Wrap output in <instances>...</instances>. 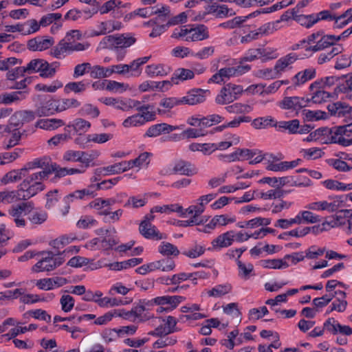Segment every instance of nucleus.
I'll return each instance as SVG.
<instances>
[{"instance_id":"nucleus-1","label":"nucleus","mask_w":352,"mask_h":352,"mask_svg":"<svg viewBox=\"0 0 352 352\" xmlns=\"http://www.w3.org/2000/svg\"><path fill=\"white\" fill-rule=\"evenodd\" d=\"M50 175V170L39 171L28 175L19 186V192H22L21 199H29L45 188L43 181Z\"/></svg>"},{"instance_id":"nucleus-2","label":"nucleus","mask_w":352,"mask_h":352,"mask_svg":"<svg viewBox=\"0 0 352 352\" xmlns=\"http://www.w3.org/2000/svg\"><path fill=\"white\" fill-rule=\"evenodd\" d=\"M344 125L330 129L329 141L325 143H335L343 146L352 145V116L349 120H344Z\"/></svg>"},{"instance_id":"nucleus-3","label":"nucleus","mask_w":352,"mask_h":352,"mask_svg":"<svg viewBox=\"0 0 352 352\" xmlns=\"http://www.w3.org/2000/svg\"><path fill=\"white\" fill-rule=\"evenodd\" d=\"M243 92V87L233 83L226 84L215 98L218 104L224 105L233 102L239 98Z\"/></svg>"},{"instance_id":"nucleus-4","label":"nucleus","mask_w":352,"mask_h":352,"mask_svg":"<svg viewBox=\"0 0 352 352\" xmlns=\"http://www.w3.org/2000/svg\"><path fill=\"white\" fill-rule=\"evenodd\" d=\"M38 254L42 255V258L32 267V270L34 272L52 271L64 262L63 258L54 257L52 252L43 251Z\"/></svg>"},{"instance_id":"nucleus-5","label":"nucleus","mask_w":352,"mask_h":352,"mask_svg":"<svg viewBox=\"0 0 352 352\" xmlns=\"http://www.w3.org/2000/svg\"><path fill=\"white\" fill-rule=\"evenodd\" d=\"M34 208V204L32 201L22 202L12 206L8 210V214L12 217L16 227L24 228L26 226V221L23 216L30 214Z\"/></svg>"},{"instance_id":"nucleus-6","label":"nucleus","mask_w":352,"mask_h":352,"mask_svg":"<svg viewBox=\"0 0 352 352\" xmlns=\"http://www.w3.org/2000/svg\"><path fill=\"white\" fill-rule=\"evenodd\" d=\"M329 228L344 226L347 234L352 233V210H340L327 220Z\"/></svg>"},{"instance_id":"nucleus-7","label":"nucleus","mask_w":352,"mask_h":352,"mask_svg":"<svg viewBox=\"0 0 352 352\" xmlns=\"http://www.w3.org/2000/svg\"><path fill=\"white\" fill-rule=\"evenodd\" d=\"M96 193L94 192L93 187L91 185H89L87 188L81 190H77L74 192L69 193L63 198L64 206L63 208H60V210L63 215H66L70 208V203L75 200H85L87 199L93 198L96 196Z\"/></svg>"},{"instance_id":"nucleus-8","label":"nucleus","mask_w":352,"mask_h":352,"mask_svg":"<svg viewBox=\"0 0 352 352\" xmlns=\"http://www.w3.org/2000/svg\"><path fill=\"white\" fill-rule=\"evenodd\" d=\"M136 38L129 34H114L105 36L102 43L109 47L116 49L126 48L134 44Z\"/></svg>"},{"instance_id":"nucleus-9","label":"nucleus","mask_w":352,"mask_h":352,"mask_svg":"<svg viewBox=\"0 0 352 352\" xmlns=\"http://www.w3.org/2000/svg\"><path fill=\"white\" fill-rule=\"evenodd\" d=\"M265 155L263 154L262 151L256 149L250 150L248 148H238L235 151V152L230 154L228 157L230 160H239L241 158L242 160L251 159L250 164H256L262 162V160L265 158Z\"/></svg>"},{"instance_id":"nucleus-10","label":"nucleus","mask_w":352,"mask_h":352,"mask_svg":"<svg viewBox=\"0 0 352 352\" xmlns=\"http://www.w3.org/2000/svg\"><path fill=\"white\" fill-rule=\"evenodd\" d=\"M140 233L147 239L160 241L167 239V235L160 232L157 228L148 221H142L139 226Z\"/></svg>"},{"instance_id":"nucleus-11","label":"nucleus","mask_w":352,"mask_h":352,"mask_svg":"<svg viewBox=\"0 0 352 352\" xmlns=\"http://www.w3.org/2000/svg\"><path fill=\"white\" fill-rule=\"evenodd\" d=\"M300 58V56L295 52H290L280 58L274 65L276 72L280 76L284 72L291 69L292 65Z\"/></svg>"},{"instance_id":"nucleus-12","label":"nucleus","mask_w":352,"mask_h":352,"mask_svg":"<svg viewBox=\"0 0 352 352\" xmlns=\"http://www.w3.org/2000/svg\"><path fill=\"white\" fill-rule=\"evenodd\" d=\"M155 119V111H146L144 114H135L126 118L122 125L126 127L137 126L144 124L146 122L153 121Z\"/></svg>"},{"instance_id":"nucleus-13","label":"nucleus","mask_w":352,"mask_h":352,"mask_svg":"<svg viewBox=\"0 0 352 352\" xmlns=\"http://www.w3.org/2000/svg\"><path fill=\"white\" fill-rule=\"evenodd\" d=\"M316 76V69L313 67H309L296 73L292 78V86L298 87L303 85L308 81L315 78Z\"/></svg>"},{"instance_id":"nucleus-14","label":"nucleus","mask_w":352,"mask_h":352,"mask_svg":"<svg viewBox=\"0 0 352 352\" xmlns=\"http://www.w3.org/2000/svg\"><path fill=\"white\" fill-rule=\"evenodd\" d=\"M179 129V126H173L167 123L156 124L149 126L144 136L148 138H156L162 134H168L170 132Z\"/></svg>"},{"instance_id":"nucleus-15","label":"nucleus","mask_w":352,"mask_h":352,"mask_svg":"<svg viewBox=\"0 0 352 352\" xmlns=\"http://www.w3.org/2000/svg\"><path fill=\"white\" fill-rule=\"evenodd\" d=\"M309 99L300 97H285L279 103L278 106L283 109L297 110L307 106Z\"/></svg>"},{"instance_id":"nucleus-16","label":"nucleus","mask_w":352,"mask_h":352,"mask_svg":"<svg viewBox=\"0 0 352 352\" xmlns=\"http://www.w3.org/2000/svg\"><path fill=\"white\" fill-rule=\"evenodd\" d=\"M204 91L201 89H195L189 91L186 96L180 98L182 104L195 105L206 100Z\"/></svg>"},{"instance_id":"nucleus-17","label":"nucleus","mask_w":352,"mask_h":352,"mask_svg":"<svg viewBox=\"0 0 352 352\" xmlns=\"http://www.w3.org/2000/svg\"><path fill=\"white\" fill-rule=\"evenodd\" d=\"M336 43V36L331 35V34H327L325 35L324 33L322 34V36H320V38L317 41L316 44L314 45H310V46H306L305 47V51L307 52H316L318 51H321L324 50L325 48H327L329 46L334 45Z\"/></svg>"},{"instance_id":"nucleus-18","label":"nucleus","mask_w":352,"mask_h":352,"mask_svg":"<svg viewBox=\"0 0 352 352\" xmlns=\"http://www.w3.org/2000/svg\"><path fill=\"white\" fill-rule=\"evenodd\" d=\"M55 113L58 112L56 99L54 98L41 104L35 111L36 116L38 117L49 116L54 115Z\"/></svg>"},{"instance_id":"nucleus-19","label":"nucleus","mask_w":352,"mask_h":352,"mask_svg":"<svg viewBox=\"0 0 352 352\" xmlns=\"http://www.w3.org/2000/svg\"><path fill=\"white\" fill-rule=\"evenodd\" d=\"M235 233L233 230L228 231L218 236L212 241L214 249H221L230 246L234 241Z\"/></svg>"},{"instance_id":"nucleus-20","label":"nucleus","mask_w":352,"mask_h":352,"mask_svg":"<svg viewBox=\"0 0 352 352\" xmlns=\"http://www.w3.org/2000/svg\"><path fill=\"white\" fill-rule=\"evenodd\" d=\"M208 28L204 25H198L195 28L189 29L188 42L199 41L209 38Z\"/></svg>"},{"instance_id":"nucleus-21","label":"nucleus","mask_w":352,"mask_h":352,"mask_svg":"<svg viewBox=\"0 0 352 352\" xmlns=\"http://www.w3.org/2000/svg\"><path fill=\"white\" fill-rule=\"evenodd\" d=\"M51 159L48 157L34 159L33 161L27 163L24 167L28 170H32L36 168H42V171L50 170V174L55 170L54 167L51 166Z\"/></svg>"},{"instance_id":"nucleus-22","label":"nucleus","mask_w":352,"mask_h":352,"mask_svg":"<svg viewBox=\"0 0 352 352\" xmlns=\"http://www.w3.org/2000/svg\"><path fill=\"white\" fill-rule=\"evenodd\" d=\"M54 44L53 38H43L36 37L30 39L28 42V47L32 51H43L52 46Z\"/></svg>"},{"instance_id":"nucleus-23","label":"nucleus","mask_w":352,"mask_h":352,"mask_svg":"<svg viewBox=\"0 0 352 352\" xmlns=\"http://www.w3.org/2000/svg\"><path fill=\"white\" fill-rule=\"evenodd\" d=\"M173 171L174 173L187 176H191L197 173V170L194 165L189 162L182 160L175 162Z\"/></svg>"},{"instance_id":"nucleus-24","label":"nucleus","mask_w":352,"mask_h":352,"mask_svg":"<svg viewBox=\"0 0 352 352\" xmlns=\"http://www.w3.org/2000/svg\"><path fill=\"white\" fill-rule=\"evenodd\" d=\"M26 94V91H21L2 93L0 94V104L9 105L12 103L18 102L25 99Z\"/></svg>"},{"instance_id":"nucleus-25","label":"nucleus","mask_w":352,"mask_h":352,"mask_svg":"<svg viewBox=\"0 0 352 352\" xmlns=\"http://www.w3.org/2000/svg\"><path fill=\"white\" fill-rule=\"evenodd\" d=\"M328 110L331 115L339 118L344 117V120H349L352 116V109L347 106H343L340 102H336L328 106Z\"/></svg>"},{"instance_id":"nucleus-26","label":"nucleus","mask_w":352,"mask_h":352,"mask_svg":"<svg viewBox=\"0 0 352 352\" xmlns=\"http://www.w3.org/2000/svg\"><path fill=\"white\" fill-rule=\"evenodd\" d=\"M65 125V122L61 119L50 118L38 120L35 126L44 130L52 131Z\"/></svg>"},{"instance_id":"nucleus-27","label":"nucleus","mask_w":352,"mask_h":352,"mask_svg":"<svg viewBox=\"0 0 352 352\" xmlns=\"http://www.w3.org/2000/svg\"><path fill=\"white\" fill-rule=\"evenodd\" d=\"M171 69L167 65L162 64H152L147 65L145 72L151 77L165 76L170 74Z\"/></svg>"},{"instance_id":"nucleus-28","label":"nucleus","mask_w":352,"mask_h":352,"mask_svg":"<svg viewBox=\"0 0 352 352\" xmlns=\"http://www.w3.org/2000/svg\"><path fill=\"white\" fill-rule=\"evenodd\" d=\"M151 306H152V301L145 302L144 300L140 302L139 305L133 307L130 311L125 312L124 311H121V313L123 314L122 317L124 318H129L131 315L136 318H140L142 317L145 311L150 309Z\"/></svg>"},{"instance_id":"nucleus-29","label":"nucleus","mask_w":352,"mask_h":352,"mask_svg":"<svg viewBox=\"0 0 352 352\" xmlns=\"http://www.w3.org/2000/svg\"><path fill=\"white\" fill-rule=\"evenodd\" d=\"M250 66L239 65L236 67H225L219 69V72L223 78H229L231 76H239L246 73L250 69Z\"/></svg>"},{"instance_id":"nucleus-30","label":"nucleus","mask_w":352,"mask_h":352,"mask_svg":"<svg viewBox=\"0 0 352 352\" xmlns=\"http://www.w3.org/2000/svg\"><path fill=\"white\" fill-rule=\"evenodd\" d=\"M279 189L285 185H290L292 186H309L311 185V180L306 179L305 182H300L296 179L295 176L289 175L285 177H278Z\"/></svg>"},{"instance_id":"nucleus-31","label":"nucleus","mask_w":352,"mask_h":352,"mask_svg":"<svg viewBox=\"0 0 352 352\" xmlns=\"http://www.w3.org/2000/svg\"><path fill=\"white\" fill-rule=\"evenodd\" d=\"M232 287L231 284L226 283L224 284L217 285L211 289L206 292L209 297L221 298L232 292Z\"/></svg>"},{"instance_id":"nucleus-32","label":"nucleus","mask_w":352,"mask_h":352,"mask_svg":"<svg viewBox=\"0 0 352 352\" xmlns=\"http://www.w3.org/2000/svg\"><path fill=\"white\" fill-rule=\"evenodd\" d=\"M68 39H62L59 43L50 50V54L58 59L65 58L66 54H69Z\"/></svg>"},{"instance_id":"nucleus-33","label":"nucleus","mask_w":352,"mask_h":352,"mask_svg":"<svg viewBox=\"0 0 352 352\" xmlns=\"http://www.w3.org/2000/svg\"><path fill=\"white\" fill-rule=\"evenodd\" d=\"M276 128L279 131H287L290 134H296L298 131V129L300 128V122L297 119L277 122Z\"/></svg>"},{"instance_id":"nucleus-34","label":"nucleus","mask_w":352,"mask_h":352,"mask_svg":"<svg viewBox=\"0 0 352 352\" xmlns=\"http://www.w3.org/2000/svg\"><path fill=\"white\" fill-rule=\"evenodd\" d=\"M195 76L194 72L184 68H179L175 71L171 78V80L174 84H178L179 80H186L193 78Z\"/></svg>"},{"instance_id":"nucleus-35","label":"nucleus","mask_w":352,"mask_h":352,"mask_svg":"<svg viewBox=\"0 0 352 352\" xmlns=\"http://www.w3.org/2000/svg\"><path fill=\"white\" fill-rule=\"evenodd\" d=\"M276 121L272 116L261 117L254 119L252 125L256 129H265L269 126L276 128Z\"/></svg>"},{"instance_id":"nucleus-36","label":"nucleus","mask_w":352,"mask_h":352,"mask_svg":"<svg viewBox=\"0 0 352 352\" xmlns=\"http://www.w3.org/2000/svg\"><path fill=\"white\" fill-rule=\"evenodd\" d=\"M343 51V47L340 45L333 46L329 52L321 53L318 58L317 63L319 65L324 64L331 60Z\"/></svg>"},{"instance_id":"nucleus-37","label":"nucleus","mask_w":352,"mask_h":352,"mask_svg":"<svg viewBox=\"0 0 352 352\" xmlns=\"http://www.w3.org/2000/svg\"><path fill=\"white\" fill-rule=\"evenodd\" d=\"M26 168H21L19 170H14L7 173L1 179V182L4 184H7L11 182H17L23 177L25 176Z\"/></svg>"},{"instance_id":"nucleus-38","label":"nucleus","mask_w":352,"mask_h":352,"mask_svg":"<svg viewBox=\"0 0 352 352\" xmlns=\"http://www.w3.org/2000/svg\"><path fill=\"white\" fill-rule=\"evenodd\" d=\"M158 252L168 258L170 256H177L179 254V250L175 245L165 241L162 242L158 246Z\"/></svg>"},{"instance_id":"nucleus-39","label":"nucleus","mask_w":352,"mask_h":352,"mask_svg":"<svg viewBox=\"0 0 352 352\" xmlns=\"http://www.w3.org/2000/svg\"><path fill=\"white\" fill-rule=\"evenodd\" d=\"M58 106V112H62L70 108H77L81 104L77 99L75 98H63L56 100Z\"/></svg>"},{"instance_id":"nucleus-40","label":"nucleus","mask_w":352,"mask_h":352,"mask_svg":"<svg viewBox=\"0 0 352 352\" xmlns=\"http://www.w3.org/2000/svg\"><path fill=\"white\" fill-rule=\"evenodd\" d=\"M38 326L36 324H30L28 327H19L10 329V331L4 335H2L0 338H6L7 340L15 338L20 333H24L28 331H34L37 329Z\"/></svg>"},{"instance_id":"nucleus-41","label":"nucleus","mask_w":352,"mask_h":352,"mask_svg":"<svg viewBox=\"0 0 352 352\" xmlns=\"http://www.w3.org/2000/svg\"><path fill=\"white\" fill-rule=\"evenodd\" d=\"M23 126V122L21 121V116L19 114V111H16L12 116L10 118L8 124L3 127L0 126V129L3 128V131L6 133H10L12 131V129H19Z\"/></svg>"},{"instance_id":"nucleus-42","label":"nucleus","mask_w":352,"mask_h":352,"mask_svg":"<svg viewBox=\"0 0 352 352\" xmlns=\"http://www.w3.org/2000/svg\"><path fill=\"white\" fill-rule=\"evenodd\" d=\"M143 262L142 258H133L122 262H116L111 265V268L113 270H121L131 267L136 266Z\"/></svg>"},{"instance_id":"nucleus-43","label":"nucleus","mask_w":352,"mask_h":352,"mask_svg":"<svg viewBox=\"0 0 352 352\" xmlns=\"http://www.w3.org/2000/svg\"><path fill=\"white\" fill-rule=\"evenodd\" d=\"M91 123L82 118H76L75 119L72 124H69L68 126L72 127L74 130L78 133L79 135L82 133H85L87 132L91 128Z\"/></svg>"},{"instance_id":"nucleus-44","label":"nucleus","mask_w":352,"mask_h":352,"mask_svg":"<svg viewBox=\"0 0 352 352\" xmlns=\"http://www.w3.org/2000/svg\"><path fill=\"white\" fill-rule=\"evenodd\" d=\"M214 143H192L189 145L191 151H200L204 155H210L214 152Z\"/></svg>"},{"instance_id":"nucleus-45","label":"nucleus","mask_w":352,"mask_h":352,"mask_svg":"<svg viewBox=\"0 0 352 352\" xmlns=\"http://www.w3.org/2000/svg\"><path fill=\"white\" fill-rule=\"evenodd\" d=\"M225 109L228 113L234 114L248 113L252 109L250 105L240 102H236L231 105H228L226 107Z\"/></svg>"},{"instance_id":"nucleus-46","label":"nucleus","mask_w":352,"mask_h":352,"mask_svg":"<svg viewBox=\"0 0 352 352\" xmlns=\"http://www.w3.org/2000/svg\"><path fill=\"white\" fill-rule=\"evenodd\" d=\"M256 88L262 89L261 94H274L276 91H278L280 87H279V83L276 80V81H274V82L271 83L268 86H266L265 85H263V84L251 85L247 89V91H254V90Z\"/></svg>"},{"instance_id":"nucleus-47","label":"nucleus","mask_w":352,"mask_h":352,"mask_svg":"<svg viewBox=\"0 0 352 352\" xmlns=\"http://www.w3.org/2000/svg\"><path fill=\"white\" fill-rule=\"evenodd\" d=\"M90 85L89 80H81L78 82H71L66 85L65 89L76 94L84 92Z\"/></svg>"},{"instance_id":"nucleus-48","label":"nucleus","mask_w":352,"mask_h":352,"mask_svg":"<svg viewBox=\"0 0 352 352\" xmlns=\"http://www.w3.org/2000/svg\"><path fill=\"white\" fill-rule=\"evenodd\" d=\"M117 316H123V314L121 313V310H113L107 312L104 315L97 318L94 323L97 325H104L110 322L113 317Z\"/></svg>"},{"instance_id":"nucleus-49","label":"nucleus","mask_w":352,"mask_h":352,"mask_svg":"<svg viewBox=\"0 0 352 352\" xmlns=\"http://www.w3.org/2000/svg\"><path fill=\"white\" fill-rule=\"evenodd\" d=\"M183 210V208L178 204H170L164 206H156L151 209V212H161V213H168L170 212H181Z\"/></svg>"},{"instance_id":"nucleus-50","label":"nucleus","mask_w":352,"mask_h":352,"mask_svg":"<svg viewBox=\"0 0 352 352\" xmlns=\"http://www.w3.org/2000/svg\"><path fill=\"white\" fill-rule=\"evenodd\" d=\"M262 265L270 269H283L289 267L288 263L283 259H267L261 261Z\"/></svg>"},{"instance_id":"nucleus-51","label":"nucleus","mask_w":352,"mask_h":352,"mask_svg":"<svg viewBox=\"0 0 352 352\" xmlns=\"http://www.w3.org/2000/svg\"><path fill=\"white\" fill-rule=\"evenodd\" d=\"M99 153L96 151H92L90 153L81 151L80 162L84 165L85 169L89 166H94V164H91V162L98 157Z\"/></svg>"},{"instance_id":"nucleus-52","label":"nucleus","mask_w":352,"mask_h":352,"mask_svg":"<svg viewBox=\"0 0 352 352\" xmlns=\"http://www.w3.org/2000/svg\"><path fill=\"white\" fill-rule=\"evenodd\" d=\"M329 132H331L329 128H320L315 131L310 133L309 135L305 139H304V140L307 142H311L314 140H319L322 136H327V140L329 141Z\"/></svg>"},{"instance_id":"nucleus-53","label":"nucleus","mask_w":352,"mask_h":352,"mask_svg":"<svg viewBox=\"0 0 352 352\" xmlns=\"http://www.w3.org/2000/svg\"><path fill=\"white\" fill-rule=\"evenodd\" d=\"M138 103L136 100L133 99H125V100H117L115 108L124 111H129L137 107Z\"/></svg>"},{"instance_id":"nucleus-54","label":"nucleus","mask_w":352,"mask_h":352,"mask_svg":"<svg viewBox=\"0 0 352 352\" xmlns=\"http://www.w3.org/2000/svg\"><path fill=\"white\" fill-rule=\"evenodd\" d=\"M10 133H12V135L10 139L8 142H3V148L7 150L17 145L21 138V133L18 129H12Z\"/></svg>"},{"instance_id":"nucleus-55","label":"nucleus","mask_w":352,"mask_h":352,"mask_svg":"<svg viewBox=\"0 0 352 352\" xmlns=\"http://www.w3.org/2000/svg\"><path fill=\"white\" fill-rule=\"evenodd\" d=\"M120 177L113 178L108 180H104L100 183L91 184L93 187L94 192L96 193L99 190H107L111 188L113 186L116 185L119 181Z\"/></svg>"},{"instance_id":"nucleus-56","label":"nucleus","mask_w":352,"mask_h":352,"mask_svg":"<svg viewBox=\"0 0 352 352\" xmlns=\"http://www.w3.org/2000/svg\"><path fill=\"white\" fill-rule=\"evenodd\" d=\"M79 113L81 116H89L91 118H98L100 114V111L98 107L92 105L91 104H84L79 110Z\"/></svg>"},{"instance_id":"nucleus-57","label":"nucleus","mask_w":352,"mask_h":352,"mask_svg":"<svg viewBox=\"0 0 352 352\" xmlns=\"http://www.w3.org/2000/svg\"><path fill=\"white\" fill-rule=\"evenodd\" d=\"M312 94L311 98L309 100V102L311 101L316 104L324 102L331 97V94L324 90H316Z\"/></svg>"},{"instance_id":"nucleus-58","label":"nucleus","mask_w":352,"mask_h":352,"mask_svg":"<svg viewBox=\"0 0 352 352\" xmlns=\"http://www.w3.org/2000/svg\"><path fill=\"white\" fill-rule=\"evenodd\" d=\"M155 263L158 264L157 270H160L162 272H170L173 270L175 267V261L170 258H164L156 261Z\"/></svg>"},{"instance_id":"nucleus-59","label":"nucleus","mask_w":352,"mask_h":352,"mask_svg":"<svg viewBox=\"0 0 352 352\" xmlns=\"http://www.w3.org/2000/svg\"><path fill=\"white\" fill-rule=\"evenodd\" d=\"M294 224H301V220L298 214L292 219H278L276 223V227H279L282 229H287L290 228Z\"/></svg>"},{"instance_id":"nucleus-60","label":"nucleus","mask_w":352,"mask_h":352,"mask_svg":"<svg viewBox=\"0 0 352 352\" xmlns=\"http://www.w3.org/2000/svg\"><path fill=\"white\" fill-rule=\"evenodd\" d=\"M47 213L43 210L35 211L30 214L28 219L33 224L40 225L47 219Z\"/></svg>"},{"instance_id":"nucleus-61","label":"nucleus","mask_w":352,"mask_h":352,"mask_svg":"<svg viewBox=\"0 0 352 352\" xmlns=\"http://www.w3.org/2000/svg\"><path fill=\"white\" fill-rule=\"evenodd\" d=\"M300 216L301 223H315L320 221L319 216L314 214L313 212L309 210L301 211L298 213Z\"/></svg>"},{"instance_id":"nucleus-62","label":"nucleus","mask_w":352,"mask_h":352,"mask_svg":"<svg viewBox=\"0 0 352 352\" xmlns=\"http://www.w3.org/2000/svg\"><path fill=\"white\" fill-rule=\"evenodd\" d=\"M328 163L338 171L348 172L352 169L351 166L340 159H331L328 161Z\"/></svg>"},{"instance_id":"nucleus-63","label":"nucleus","mask_w":352,"mask_h":352,"mask_svg":"<svg viewBox=\"0 0 352 352\" xmlns=\"http://www.w3.org/2000/svg\"><path fill=\"white\" fill-rule=\"evenodd\" d=\"M224 118L219 114H210L204 117L203 127H210L223 122Z\"/></svg>"},{"instance_id":"nucleus-64","label":"nucleus","mask_w":352,"mask_h":352,"mask_svg":"<svg viewBox=\"0 0 352 352\" xmlns=\"http://www.w3.org/2000/svg\"><path fill=\"white\" fill-rule=\"evenodd\" d=\"M340 327V324L334 318H328L324 323V329L333 335L338 333Z\"/></svg>"}]
</instances>
